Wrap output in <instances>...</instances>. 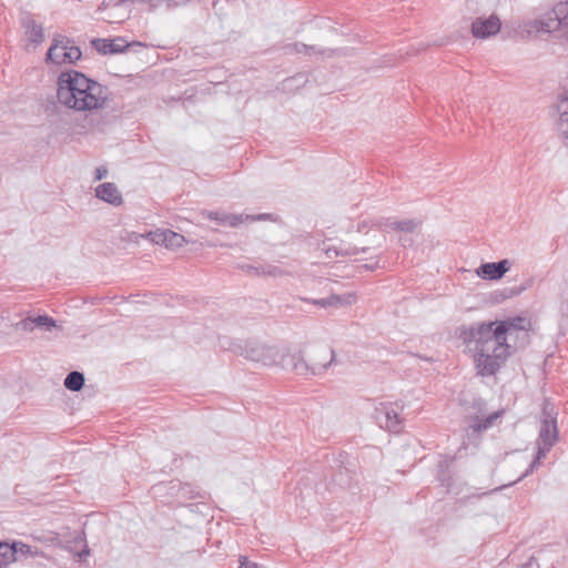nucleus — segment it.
Masks as SVG:
<instances>
[{
  "mask_svg": "<svg viewBox=\"0 0 568 568\" xmlns=\"http://www.w3.org/2000/svg\"><path fill=\"white\" fill-rule=\"evenodd\" d=\"M511 262L507 258L498 262H487L480 264L476 270L477 276L487 281H498L510 270Z\"/></svg>",
  "mask_w": 568,
  "mask_h": 568,
  "instance_id": "nucleus-11",
  "label": "nucleus"
},
{
  "mask_svg": "<svg viewBox=\"0 0 568 568\" xmlns=\"http://www.w3.org/2000/svg\"><path fill=\"white\" fill-rule=\"evenodd\" d=\"M267 219H268V214H266V213H261V214H256V215L243 214V223L244 222H254V221H265Z\"/></svg>",
  "mask_w": 568,
  "mask_h": 568,
  "instance_id": "nucleus-35",
  "label": "nucleus"
},
{
  "mask_svg": "<svg viewBox=\"0 0 568 568\" xmlns=\"http://www.w3.org/2000/svg\"><path fill=\"white\" fill-rule=\"evenodd\" d=\"M504 412L498 410L488 415L486 418L480 419L478 416L475 417L476 423L471 425L475 432H481L493 426L494 422L501 416Z\"/></svg>",
  "mask_w": 568,
  "mask_h": 568,
  "instance_id": "nucleus-30",
  "label": "nucleus"
},
{
  "mask_svg": "<svg viewBox=\"0 0 568 568\" xmlns=\"http://www.w3.org/2000/svg\"><path fill=\"white\" fill-rule=\"evenodd\" d=\"M16 327L24 332H32L34 328L50 332L52 328L57 327V321L49 315L29 316L18 322Z\"/></svg>",
  "mask_w": 568,
  "mask_h": 568,
  "instance_id": "nucleus-13",
  "label": "nucleus"
},
{
  "mask_svg": "<svg viewBox=\"0 0 568 568\" xmlns=\"http://www.w3.org/2000/svg\"><path fill=\"white\" fill-rule=\"evenodd\" d=\"M108 175V169L105 166H99L95 169L94 180L100 181Z\"/></svg>",
  "mask_w": 568,
  "mask_h": 568,
  "instance_id": "nucleus-38",
  "label": "nucleus"
},
{
  "mask_svg": "<svg viewBox=\"0 0 568 568\" xmlns=\"http://www.w3.org/2000/svg\"><path fill=\"white\" fill-rule=\"evenodd\" d=\"M368 251H369V247H367V246L357 247L354 245H347V246L341 245L338 247H334V256H351V255H356L358 253H366Z\"/></svg>",
  "mask_w": 568,
  "mask_h": 568,
  "instance_id": "nucleus-31",
  "label": "nucleus"
},
{
  "mask_svg": "<svg viewBox=\"0 0 568 568\" xmlns=\"http://www.w3.org/2000/svg\"><path fill=\"white\" fill-rule=\"evenodd\" d=\"M335 359V352L325 344L312 347L304 357L302 353L287 358V365L300 376H313L324 373Z\"/></svg>",
  "mask_w": 568,
  "mask_h": 568,
  "instance_id": "nucleus-2",
  "label": "nucleus"
},
{
  "mask_svg": "<svg viewBox=\"0 0 568 568\" xmlns=\"http://www.w3.org/2000/svg\"><path fill=\"white\" fill-rule=\"evenodd\" d=\"M91 45L102 55L120 54L129 51L133 47H143L141 42H129L123 37H115L113 39L95 38L91 41Z\"/></svg>",
  "mask_w": 568,
  "mask_h": 568,
  "instance_id": "nucleus-8",
  "label": "nucleus"
},
{
  "mask_svg": "<svg viewBox=\"0 0 568 568\" xmlns=\"http://www.w3.org/2000/svg\"><path fill=\"white\" fill-rule=\"evenodd\" d=\"M415 356H417V357H419L420 359L426 361V362H434V358H433V357L423 356V355H419V354H415Z\"/></svg>",
  "mask_w": 568,
  "mask_h": 568,
  "instance_id": "nucleus-46",
  "label": "nucleus"
},
{
  "mask_svg": "<svg viewBox=\"0 0 568 568\" xmlns=\"http://www.w3.org/2000/svg\"><path fill=\"white\" fill-rule=\"evenodd\" d=\"M20 20L21 26L26 29L28 40L36 45L42 43L44 40L43 27L33 19L32 13L22 12Z\"/></svg>",
  "mask_w": 568,
  "mask_h": 568,
  "instance_id": "nucleus-14",
  "label": "nucleus"
},
{
  "mask_svg": "<svg viewBox=\"0 0 568 568\" xmlns=\"http://www.w3.org/2000/svg\"><path fill=\"white\" fill-rule=\"evenodd\" d=\"M14 561H17V549L13 541H0V568H8Z\"/></svg>",
  "mask_w": 568,
  "mask_h": 568,
  "instance_id": "nucleus-24",
  "label": "nucleus"
},
{
  "mask_svg": "<svg viewBox=\"0 0 568 568\" xmlns=\"http://www.w3.org/2000/svg\"><path fill=\"white\" fill-rule=\"evenodd\" d=\"M85 378L83 373L78 371L70 372L64 378L63 385L68 390L79 392L84 385Z\"/></svg>",
  "mask_w": 568,
  "mask_h": 568,
  "instance_id": "nucleus-27",
  "label": "nucleus"
},
{
  "mask_svg": "<svg viewBox=\"0 0 568 568\" xmlns=\"http://www.w3.org/2000/svg\"><path fill=\"white\" fill-rule=\"evenodd\" d=\"M14 548L17 549V561L23 558L42 556V551L38 547H32L22 541L13 540Z\"/></svg>",
  "mask_w": 568,
  "mask_h": 568,
  "instance_id": "nucleus-28",
  "label": "nucleus"
},
{
  "mask_svg": "<svg viewBox=\"0 0 568 568\" xmlns=\"http://www.w3.org/2000/svg\"><path fill=\"white\" fill-rule=\"evenodd\" d=\"M287 49H292L296 53H303L305 55H311L313 53L317 54H327V57H333L335 50L333 49H317L315 45L305 44L303 42H295L287 45Z\"/></svg>",
  "mask_w": 568,
  "mask_h": 568,
  "instance_id": "nucleus-25",
  "label": "nucleus"
},
{
  "mask_svg": "<svg viewBox=\"0 0 568 568\" xmlns=\"http://www.w3.org/2000/svg\"><path fill=\"white\" fill-rule=\"evenodd\" d=\"M556 109L559 114L558 131L568 146V92L558 95Z\"/></svg>",
  "mask_w": 568,
  "mask_h": 568,
  "instance_id": "nucleus-17",
  "label": "nucleus"
},
{
  "mask_svg": "<svg viewBox=\"0 0 568 568\" xmlns=\"http://www.w3.org/2000/svg\"><path fill=\"white\" fill-rule=\"evenodd\" d=\"M552 13L555 16V19L549 20L551 23L556 21L557 27H568V0L558 2L552 9ZM562 39L568 43V28L562 33Z\"/></svg>",
  "mask_w": 568,
  "mask_h": 568,
  "instance_id": "nucleus-21",
  "label": "nucleus"
},
{
  "mask_svg": "<svg viewBox=\"0 0 568 568\" xmlns=\"http://www.w3.org/2000/svg\"><path fill=\"white\" fill-rule=\"evenodd\" d=\"M141 2L149 3L152 8L156 7V3L154 2V0H141Z\"/></svg>",
  "mask_w": 568,
  "mask_h": 568,
  "instance_id": "nucleus-47",
  "label": "nucleus"
},
{
  "mask_svg": "<svg viewBox=\"0 0 568 568\" xmlns=\"http://www.w3.org/2000/svg\"><path fill=\"white\" fill-rule=\"evenodd\" d=\"M304 301H306V298ZM307 302H310V303H312V304H314L316 306H321L323 308H327V304H326L327 297L317 298V300H307Z\"/></svg>",
  "mask_w": 568,
  "mask_h": 568,
  "instance_id": "nucleus-40",
  "label": "nucleus"
},
{
  "mask_svg": "<svg viewBox=\"0 0 568 568\" xmlns=\"http://www.w3.org/2000/svg\"><path fill=\"white\" fill-rule=\"evenodd\" d=\"M221 347L229 349L237 355L253 362H262L266 364L271 359V349L254 342L232 343L227 338L220 339Z\"/></svg>",
  "mask_w": 568,
  "mask_h": 568,
  "instance_id": "nucleus-7",
  "label": "nucleus"
},
{
  "mask_svg": "<svg viewBox=\"0 0 568 568\" xmlns=\"http://www.w3.org/2000/svg\"><path fill=\"white\" fill-rule=\"evenodd\" d=\"M169 493L171 495L176 496L180 500H189L194 498H201L204 499L206 496L205 491H202L197 487H194L191 484L182 483L178 479L171 480L169 483Z\"/></svg>",
  "mask_w": 568,
  "mask_h": 568,
  "instance_id": "nucleus-12",
  "label": "nucleus"
},
{
  "mask_svg": "<svg viewBox=\"0 0 568 568\" xmlns=\"http://www.w3.org/2000/svg\"><path fill=\"white\" fill-rule=\"evenodd\" d=\"M333 481L341 487H348L351 484L349 471L347 468L339 467L332 477Z\"/></svg>",
  "mask_w": 568,
  "mask_h": 568,
  "instance_id": "nucleus-32",
  "label": "nucleus"
},
{
  "mask_svg": "<svg viewBox=\"0 0 568 568\" xmlns=\"http://www.w3.org/2000/svg\"><path fill=\"white\" fill-rule=\"evenodd\" d=\"M501 22L496 14L488 18H476L471 23V34L477 39H487L500 31Z\"/></svg>",
  "mask_w": 568,
  "mask_h": 568,
  "instance_id": "nucleus-9",
  "label": "nucleus"
},
{
  "mask_svg": "<svg viewBox=\"0 0 568 568\" xmlns=\"http://www.w3.org/2000/svg\"><path fill=\"white\" fill-rule=\"evenodd\" d=\"M384 224L386 227H389L395 231L413 233L416 230V227L420 224V221L415 219L396 221L393 220L392 217H388L385 220Z\"/></svg>",
  "mask_w": 568,
  "mask_h": 568,
  "instance_id": "nucleus-23",
  "label": "nucleus"
},
{
  "mask_svg": "<svg viewBox=\"0 0 568 568\" xmlns=\"http://www.w3.org/2000/svg\"><path fill=\"white\" fill-rule=\"evenodd\" d=\"M240 567L239 568H263L258 564L250 561L247 557L241 556L240 559Z\"/></svg>",
  "mask_w": 568,
  "mask_h": 568,
  "instance_id": "nucleus-37",
  "label": "nucleus"
},
{
  "mask_svg": "<svg viewBox=\"0 0 568 568\" xmlns=\"http://www.w3.org/2000/svg\"><path fill=\"white\" fill-rule=\"evenodd\" d=\"M109 89L81 71H61L57 79V99L61 105L78 112L103 109L109 101Z\"/></svg>",
  "mask_w": 568,
  "mask_h": 568,
  "instance_id": "nucleus-1",
  "label": "nucleus"
},
{
  "mask_svg": "<svg viewBox=\"0 0 568 568\" xmlns=\"http://www.w3.org/2000/svg\"><path fill=\"white\" fill-rule=\"evenodd\" d=\"M455 462V457L449 455L444 456L437 464V480L442 487L449 489L453 484L450 467Z\"/></svg>",
  "mask_w": 568,
  "mask_h": 568,
  "instance_id": "nucleus-20",
  "label": "nucleus"
},
{
  "mask_svg": "<svg viewBox=\"0 0 568 568\" xmlns=\"http://www.w3.org/2000/svg\"><path fill=\"white\" fill-rule=\"evenodd\" d=\"M295 80H303L304 83L307 82V77L304 74V73H297L296 75L292 77V78H288L286 79V82L288 81H295Z\"/></svg>",
  "mask_w": 568,
  "mask_h": 568,
  "instance_id": "nucleus-42",
  "label": "nucleus"
},
{
  "mask_svg": "<svg viewBox=\"0 0 568 568\" xmlns=\"http://www.w3.org/2000/svg\"><path fill=\"white\" fill-rule=\"evenodd\" d=\"M202 215L220 225L237 227L243 223V214H233L224 211H203Z\"/></svg>",
  "mask_w": 568,
  "mask_h": 568,
  "instance_id": "nucleus-18",
  "label": "nucleus"
},
{
  "mask_svg": "<svg viewBox=\"0 0 568 568\" xmlns=\"http://www.w3.org/2000/svg\"><path fill=\"white\" fill-rule=\"evenodd\" d=\"M81 50L72 44V41L61 34L53 38L47 52V61L54 64L75 63L81 59Z\"/></svg>",
  "mask_w": 568,
  "mask_h": 568,
  "instance_id": "nucleus-6",
  "label": "nucleus"
},
{
  "mask_svg": "<svg viewBox=\"0 0 568 568\" xmlns=\"http://www.w3.org/2000/svg\"><path fill=\"white\" fill-rule=\"evenodd\" d=\"M518 568H540V566L535 557H530L525 564L520 565Z\"/></svg>",
  "mask_w": 568,
  "mask_h": 568,
  "instance_id": "nucleus-39",
  "label": "nucleus"
},
{
  "mask_svg": "<svg viewBox=\"0 0 568 568\" xmlns=\"http://www.w3.org/2000/svg\"><path fill=\"white\" fill-rule=\"evenodd\" d=\"M470 408L475 414H484L486 412V402L481 397H475L471 400Z\"/></svg>",
  "mask_w": 568,
  "mask_h": 568,
  "instance_id": "nucleus-33",
  "label": "nucleus"
},
{
  "mask_svg": "<svg viewBox=\"0 0 568 568\" xmlns=\"http://www.w3.org/2000/svg\"><path fill=\"white\" fill-rule=\"evenodd\" d=\"M552 28H554V27L551 26V23H550V22L541 23V30H542V31L550 32Z\"/></svg>",
  "mask_w": 568,
  "mask_h": 568,
  "instance_id": "nucleus-44",
  "label": "nucleus"
},
{
  "mask_svg": "<svg viewBox=\"0 0 568 568\" xmlns=\"http://www.w3.org/2000/svg\"><path fill=\"white\" fill-rule=\"evenodd\" d=\"M557 415L555 406L546 398L542 403L539 434L536 440L537 447L546 452H550L559 439Z\"/></svg>",
  "mask_w": 568,
  "mask_h": 568,
  "instance_id": "nucleus-4",
  "label": "nucleus"
},
{
  "mask_svg": "<svg viewBox=\"0 0 568 568\" xmlns=\"http://www.w3.org/2000/svg\"><path fill=\"white\" fill-rule=\"evenodd\" d=\"M334 247H335V246H332V247L326 248V251H325V252H326V254H327V256H328V257H335V256H334Z\"/></svg>",
  "mask_w": 568,
  "mask_h": 568,
  "instance_id": "nucleus-45",
  "label": "nucleus"
},
{
  "mask_svg": "<svg viewBox=\"0 0 568 568\" xmlns=\"http://www.w3.org/2000/svg\"><path fill=\"white\" fill-rule=\"evenodd\" d=\"M88 555H89V549L85 546V548L79 554V556L82 557V556H88Z\"/></svg>",
  "mask_w": 568,
  "mask_h": 568,
  "instance_id": "nucleus-48",
  "label": "nucleus"
},
{
  "mask_svg": "<svg viewBox=\"0 0 568 568\" xmlns=\"http://www.w3.org/2000/svg\"><path fill=\"white\" fill-rule=\"evenodd\" d=\"M548 453L549 452H546L545 449L537 447L535 457L529 466L536 469L541 464V460L546 458Z\"/></svg>",
  "mask_w": 568,
  "mask_h": 568,
  "instance_id": "nucleus-34",
  "label": "nucleus"
},
{
  "mask_svg": "<svg viewBox=\"0 0 568 568\" xmlns=\"http://www.w3.org/2000/svg\"><path fill=\"white\" fill-rule=\"evenodd\" d=\"M356 296L354 293L346 294H332L327 297V307H342L351 305L355 301Z\"/></svg>",
  "mask_w": 568,
  "mask_h": 568,
  "instance_id": "nucleus-29",
  "label": "nucleus"
},
{
  "mask_svg": "<svg viewBox=\"0 0 568 568\" xmlns=\"http://www.w3.org/2000/svg\"><path fill=\"white\" fill-rule=\"evenodd\" d=\"M95 113H91L90 118H89V121L91 123L92 126H97L99 130H102L100 128V121H95Z\"/></svg>",
  "mask_w": 568,
  "mask_h": 568,
  "instance_id": "nucleus-43",
  "label": "nucleus"
},
{
  "mask_svg": "<svg viewBox=\"0 0 568 568\" xmlns=\"http://www.w3.org/2000/svg\"><path fill=\"white\" fill-rule=\"evenodd\" d=\"M376 418L381 426H384L392 433H399L403 428V420L399 418L398 413L389 407H382L376 409Z\"/></svg>",
  "mask_w": 568,
  "mask_h": 568,
  "instance_id": "nucleus-15",
  "label": "nucleus"
},
{
  "mask_svg": "<svg viewBox=\"0 0 568 568\" xmlns=\"http://www.w3.org/2000/svg\"><path fill=\"white\" fill-rule=\"evenodd\" d=\"M362 267L367 271H374L379 267V261L378 258H375L373 263L363 264Z\"/></svg>",
  "mask_w": 568,
  "mask_h": 568,
  "instance_id": "nucleus-41",
  "label": "nucleus"
},
{
  "mask_svg": "<svg viewBox=\"0 0 568 568\" xmlns=\"http://www.w3.org/2000/svg\"><path fill=\"white\" fill-rule=\"evenodd\" d=\"M240 268L248 273L253 272L256 275H268L273 277L284 273L283 270L272 264L241 265Z\"/></svg>",
  "mask_w": 568,
  "mask_h": 568,
  "instance_id": "nucleus-22",
  "label": "nucleus"
},
{
  "mask_svg": "<svg viewBox=\"0 0 568 568\" xmlns=\"http://www.w3.org/2000/svg\"><path fill=\"white\" fill-rule=\"evenodd\" d=\"M532 285V280L529 278L525 283L518 285V286H507L499 290H495L491 293V301L494 303H503L504 301L518 296Z\"/></svg>",
  "mask_w": 568,
  "mask_h": 568,
  "instance_id": "nucleus-19",
  "label": "nucleus"
},
{
  "mask_svg": "<svg viewBox=\"0 0 568 568\" xmlns=\"http://www.w3.org/2000/svg\"><path fill=\"white\" fill-rule=\"evenodd\" d=\"M109 6H110V3H106L105 1H103V2L100 4L99 10H103V9H105V8H106V7H109Z\"/></svg>",
  "mask_w": 568,
  "mask_h": 568,
  "instance_id": "nucleus-49",
  "label": "nucleus"
},
{
  "mask_svg": "<svg viewBox=\"0 0 568 568\" xmlns=\"http://www.w3.org/2000/svg\"><path fill=\"white\" fill-rule=\"evenodd\" d=\"M146 237L154 244L163 245L166 248H179L183 246L185 243V239L182 234L176 233L172 230L158 229L155 231H150L146 234Z\"/></svg>",
  "mask_w": 568,
  "mask_h": 568,
  "instance_id": "nucleus-10",
  "label": "nucleus"
},
{
  "mask_svg": "<svg viewBox=\"0 0 568 568\" xmlns=\"http://www.w3.org/2000/svg\"><path fill=\"white\" fill-rule=\"evenodd\" d=\"M95 196L114 206H120L123 203V199L118 186L112 182H104L98 185L95 189Z\"/></svg>",
  "mask_w": 568,
  "mask_h": 568,
  "instance_id": "nucleus-16",
  "label": "nucleus"
},
{
  "mask_svg": "<svg viewBox=\"0 0 568 568\" xmlns=\"http://www.w3.org/2000/svg\"><path fill=\"white\" fill-rule=\"evenodd\" d=\"M503 328H499L495 322H484L468 327L462 326L459 337L467 347H471L493 341V338L506 342V338L503 337Z\"/></svg>",
  "mask_w": 568,
  "mask_h": 568,
  "instance_id": "nucleus-5",
  "label": "nucleus"
},
{
  "mask_svg": "<svg viewBox=\"0 0 568 568\" xmlns=\"http://www.w3.org/2000/svg\"><path fill=\"white\" fill-rule=\"evenodd\" d=\"M534 470L535 469L532 467L528 466V468L520 475V477L518 479H516L515 481H513L508 485H503V486L496 488L495 490H501L505 487L515 485L516 483H518V481L523 480L524 478H526L527 476H529Z\"/></svg>",
  "mask_w": 568,
  "mask_h": 568,
  "instance_id": "nucleus-36",
  "label": "nucleus"
},
{
  "mask_svg": "<svg viewBox=\"0 0 568 568\" xmlns=\"http://www.w3.org/2000/svg\"><path fill=\"white\" fill-rule=\"evenodd\" d=\"M468 348L474 353L475 367L480 376L495 375L510 355V346L507 344V341L503 342L495 338Z\"/></svg>",
  "mask_w": 568,
  "mask_h": 568,
  "instance_id": "nucleus-3",
  "label": "nucleus"
},
{
  "mask_svg": "<svg viewBox=\"0 0 568 568\" xmlns=\"http://www.w3.org/2000/svg\"><path fill=\"white\" fill-rule=\"evenodd\" d=\"M524 323H525V318H523L520 316L507 318L504 321H495V324H498V327L503 328V331H504L503 337H505L506 339H507L508 333H510L511 331H524L525 329Z\"/></svg>",
  "mask_w": 568,
  "mask_h": 568,
  "instance_id": "nucleus-26",
  "label": "nucleus"
}]
</instances>
